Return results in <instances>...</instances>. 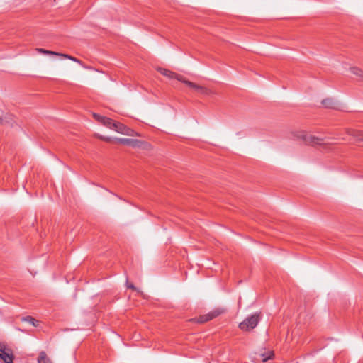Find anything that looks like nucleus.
Wrapping results in <instances>:
<instances>
[{
	"label": "nucleus",
	"mask_w": 363,
	"mask_h": 363,
	"mask_svg": "<svg viewBox=\"0 0 363 363\" xmlns=\"http://www.w3.org/2000/svg\"><path fill=\"white\" fill-rule=\"evenodd\" d=\"M101 123H102L104 126L123 135L129 136L138 135V134L133 130L128 128L121 123L116 122L109 118L104 117Z\"/></svg>",
	"instance_id": "1"
},
{
	"label": "nucleus",
	"mask_w": 363,
	"mask_h": 363,
	"mask_svg": "<svg viewBox=\"0 0 363 363\" xmlns=\"http://www.w3.org/2000/svg\"><path fill=\"white\" fill-rule=\"evenodd\" d=\"M0 358L5 363H13V355L12 351L10 349H7L6 351L0 353Z\"/></svg>",
	"instance_id": "9"
},
{
	"label": "nucleus",
	"mask_w": 363,
	"mask_h": 363,
	"mask_svg": "<svg viewBox=\"0 0 363 363\" xmlns=\"http://www.w3.org/2000/svg\"><path fill=\"white\" fill-rule=\"evenodd\" d=\"M116 140L119 143L132 146L133 147H140V145L141 144V141L130 138H116Z\"/></svg>",
	"instance_id": "8"
},
{
	"label": "nucleus",
	"mask_w": 363,
	"mask_h": 363,
	"mask_svg": "<svg viewBox=\"0 0 363 363\" xmlns=\"http://www.w3.org/2000/svg\"><path fill=\"white\" fill-rule=\"evenodd\" d=\"M273 355H274V353L272 351L268 352L267 354H265V353L260 354L262 360L263 362H266L268 359H270L273 357Z\"/></svg>",
	"instance_id": "15"
},
{
	"label": "nucleus",
	"mask_w": 363,
	"mask_h": 363,
	"mask_svg": "<svg viewBox=\"0 0 363 363\" xmlns=\"http://www.w3.org/2000/svg\"><path fill=\"white\" fill-rule=\"evenodd\" d=\"M351 73L357 77V80L363 82V70L357 67H351L350 68Z\"/></svg>",
	"instance_id": "10"
},
{
	"label": "nucleus",
	"mask_w": 363,
	"mask_h": 363,
	"mask_svg": "<svg viewBox=\"0 0 363 363\" xmlns=\"http://www.w3.org/2000/svg\"><path fill=\"white\" fill-rule=\"evenodd\" d=\"M21 320L23 322H28L30 324H31L33 326H37L38 325V321L36 320L35 319H34L33 317L31 316H26V317H23L21 318Z\"/></svg>",
	"instance_id": "14"
},
{
	"label": "nucleus",
	"mask_w": 363,
	"mask_h": 363,
	"mask_svg": "<svg viewBox=\"0 0 363 363\" xmlns=\"http://www.w3.org/2000/svg\"><path fill=\"white\" fill-rule=\"evenodd\" d=\"M348 134L356 138L358 140H363V132L356 130H350Z\"/></svg>",
	"instance_id": "12"
},
{
	"label": "nucleus",
	"mask_w": 363,
	"mask_h": 363,
	"mask_svg": "<svg viewBox=\"0 0 363 363\" xmlns=\"http://www.w3.org/2000/svg\"><path fill=\"white\" fill-rule=\"evenodd\" d=\"M35 51L38 53L43 54V55L60 56V57H64L65 59H68L73 62H75L86 69L88 68V67L85 66L81 60H78L77 58H76L73 56L69 55L67 54H64V53L57 52L55 51L48 50H45L43 48H36Z\"/></svg>",
	"instance_id": "3"
},
{
	"label": "nucleus",
	"mask_w": 363,
	"mask_h": 363,
	"mask_svg": "<svg viewBox=\"0 0 363 363\" xmlns=\"http://www.w3.org/2000/svg\"><path fill=\"white\" fill-rule=\"evenodd\" d=\"M93 116L94 117V118L96 120H97L99 122L101 123V121H103V119L104 118L105 116H100L97 113H94L93 114Z\"/></svg>",
	"instance_id": "16"
},
{
	"label": "nucleus",
	"mask_w": 363,
	"mask_h": 363,
	"mask_svg": "<svg viewBox=\"0 0 363 363\" xmlns=\"http://www.w3.org/2000/svg\"><path fill=\"white\" fill-rule=\"evenodd\" d=\"M8 348H6L4 343L0 342V352L2 353L3 352L6 351Z\"/></svg>",
	"instance_id": "17"
},
{
	"label": "nucleus",
	"mask_w": 363,
	"mask_h": 363,
	"mask_svg": "<svg viewBox=\"0 0 363 363\" xmlns=\"http://www.w3.org/2000/svg\"><path fill=\"white\" fill-rule=\"evenodd\" d=\"M38 363H52V362L48 357L45 352L41 351L38 357Z\"/></svg>",
	"instance_id": "11"
},
{
	"label": "nucleus",
	"mask_w": 363,
	"mask_h": 363,
	"mask_svg": "<svg viewBox=\"0 0 363 363\" xmlns=\"http://www.w3.org/2000/svg\"><path fill=\"white\" fill-rule=\"evenodd\" d=\"M128 287L136 290V288L132 284H128Z\"/></svg>",
	"instance_id": "19"
},
{
	"label": "nucleus",
	"mask_w": 363,
	"mask_h": 363,
	"mask_svg": "<svg viewBox=\"0 0 363 363\" xmlns=\"http://www.w3.org/2000/svg\"><path fill=\"white\" fill-rule=\"evenodd\" d=\"M323 105L329 108H333L335 106V102L332 99H326L323 100L322 101Z\"/></svg>",
	"instance_id": "13"
},
{
	"label": "nucleus",
	"mask_w": 363,
	"mask_h": 363,
	"mask_svg": "<svg viewBox=\"0 0 363 363\" xmlns=\"http://www.w3.org/2000/svg\"><path fill=\"white\" fill-rule=\"evenodd\" d=\"M224 311H225L223 308H217L210 311L207 314L200 315L199 317L193 318L191 320L198 323H204L218 317L220 314L223 313Z\"/></svg>",
	"instance_id": "4"
},
{
	"label": "nucleus",
	"mask_w": 363,
	"mask_h": 363,
	"mask_svg": "<svg viewBox=\"0 0 363 363\" xmlns=\"http://www.w3.org/2000/svg\"><path fill=\"white\" fill-rule=\"evenodd\" d=\"M183 83L200 94L208 96L212 93L208 88L196 84L187 79H184Z\"/></svg>",
	"instance_id": "6"
},
{
	"label": "nucleus",
	"mask_w": 363,
	"mask_h": 363,
	"mask_svg": "<svg viewBox=\"0 0 363 363\" xmlns=\"http://www.w3.org/2000/svg\"><path fill=\"white\" fill-rule=\"evenodd\" d=\"M297 138H301L306 145H315L324 143V139L316 137L305 132H301L297 135Z\"/></svg>",
	"instance_id": "5"
},
{
	"label": "nucleus",
	"mask_w": 363,
	"mask_h": 363,
	"mask_svg": "<svg viewBox=\"0 0 363 363\" xmlns=\"http://www.w3.org/2000/svg\"><path fill=\"white\" fill-rule=\"evenodd\" d=\"M259 321V315L258 313H255L247 317L242 323H240L239 328L243 331H250L257 325Z\"/></svg>",
	"instance_id": "2"
},
{
	"label": "nucleus",
	"mask_w": 363,
	"mask_h": 363,
	"mask_svg": "<svg viewBox=\"0 0 363 363\" xmlns=\"http://www.w3.org/2000/svg\"><path fill=\"white\" fill-rule=\"evenodd\" d=\"M157 71L161 73L162 75L169 78V79H176L177 80L182 82V83L184 81V78L175 72H173L169 69L159 67L157 68Z\"/></svg>",
	"instance_id": "7"
},
{
	"label": "nucleus",
	"mask_w": 363,
	"mask_h": 363,
	"mask_svg": "<svg viewBox=\"0 0 363 363\" xmlns=\"http://www.w3.org/2000/svg\"><path fill=\"white\" fill-rule=\"evenodd\" d=\"M100 138L104 141H107V142H109V141H111V138H108V137H102L101 136Z\"/></svg>",
	"instance_id": "18"
}]
</instances>
